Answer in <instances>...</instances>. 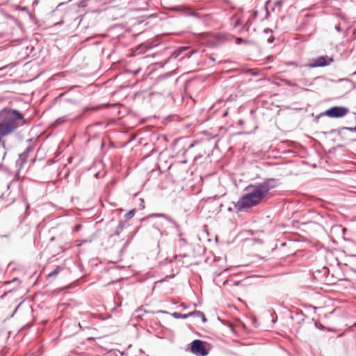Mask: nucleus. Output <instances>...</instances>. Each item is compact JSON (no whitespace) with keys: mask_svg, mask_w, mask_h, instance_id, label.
Instances as JSON below:
<instances>
[{"mask_svg":"<svg viewBox=\"0 0 356 356\" xmlns=\"http://www.w3.org/2000/svg\"><path fill=\"white\" fill-rule=\"evenodd\" d=\"M246 191L247 193L241 197L234 205L238 211H247L260 204L268 195L270 185L268 182L250 185L247 187Z\"/></svg>","mask_w":356,"mask_h":356,"instance_id":"nucleus-1","label":"nucleus"},{"mask_svg":"<svg viewBox=\"0 0 356 356\" xmlns=\"http://www.w3.org/2000/svg\"><path fill=\"white\" fill-rule=\"evenodd\" d=\"M0 143L4 147V138L13 134L19 127V121L24 119L16 110L5 108L0 111Z\"/></svg>","mask_w":356,"mask_h":356,"instance_id":"nucleus-2","label":"nucleus"},{"mask_svg":"<svg viewBox=\"0 0 356 356\" xmlns=\"http://www.w3.org/2000/svg\"><path fill=\"white\" fill-rule=\"evenodd\" d=\"M349 112L344 106H333L326 110L324 115L331 118H339L346 116Z\"/></svg>","mask_w":356,"mask_h":356,"instance_id":"nucleus-3","label":"nucleus"},{"mask_svg":"<svg viewBox=\"0 0 356 356\" xmlns=\"http://www.w3.org/2000/svg\"><path fill=\"white\" fill-rule=\"evenodd\" d=\"M204 342L199 339H195L191 343V350L193 353L200 355L206 356L209 352L206 349Z\"/></svg>","mask_w":356,"mask_h":356,"instance_id":"nucleus-4","label":"nucleus"},{"mask_svg":"<svg viewBox=\"0 0 356 356\" xmlns=\"http://www.w3.org/2000/svg\"><path fill=\"white\" fill-rule=\"evenodd\" d=\"M332 61L333 59L332 58H330L327 56H321L313 59L311 63L309 64V66L311 67H324L329 65Z\"/></svg>","mask_w":356,"mask_h":356,"instance_id":"nucleus-5","label":"nucleus"},{"mask_svg":"<svg viewBox=\"0 0 356 356\" xmlns=\"http://www.w3.org/2000/svg\"><path fill=\"white\" fill-rule=\"evenodd\" d=\"M189 316H193L197 318H200L202 323H205L207 321V318L204 314L200 311H195L189 313Z\"/></svg>","mask_w":356,"mask_h":356,"instance_id":"nucleus-6","label":"nucleus"},{"mask_svg":"<svg viewBox=\"0 0 356 356\" xmlns=\"http://www.w3.org/2000/svg\"><path fill=\"white\" fill-rule=\"evenodd\" d=\"M172 315L176 318H186L189 316V313L186 314H181L179 312H174Z\"/></svg>","mask_w":356,"mask_h":356,"instance_id":"nucleus-7","label":"nucleus"},{"mask_svg":"<svg viewBox=\"0 0 356 356\" xmlns=\"http://www.w3.org/2000/svg\"><path fill=\"white\" fill-rule=\"evenodd\" d=\"M124 223L122 222H119V225L118 226V232H117V234H119V232L120 231H122L124 227Z\"/></svg>","mask_w":356,"mask_h":356,"instance_id":"nucleus-8","label":"nucleus"},{"mask_svg":"<svg viewBox=\"0 0 356 356\" xmlns=\"http://www.w3.org/2000/svg\"><path fill=\"white\" fill-rule=\"evenodd\" d=\"M134 214H135V209H132L126 214V216L127 218H129L133 217Z\"/></svg>","mask_w":356,"mask_h":356,"instance_id":"nucleus-9","label":"nucleus"},{"mask_svg":"<svg viewBox=\"0 0 356 356\" xmlns=\"http://www.w3.org/2000/svg\"><path fill=\"white\" fill-rule=\"evenodd\" d=\"M58 272H59L58 268H56V269H55L54 271H52L51 273H50L49 274V277H51V276L56 275H57V274L58 273Z\"/></svg>","mask_w":356,"mask_h":356,"instance_id":"nucleus-10","label":"nucleus"},{"mask_svg":"<svg viewBox=\"0 0 356 356\" xmlns=\"http://www.w3.org/2000/svg\"><path fill=\"white\" fill-rule=\"evenodd\" d=\"M81 226L80 225H77L76 226H75V227H74V230H75L76 232L79 231V229H81Z\"/></svg>","mask_w":356,"mask_h":356,"instance_id":"nucleus-11","label":"nucleus"},{"mask_svg":"<svg viewBox=\"0 0 356 356\" xmlns=\"http://www.w3.org/2000/svg\"><path fill=\"white\" fill-rule=\"evenodd\" d=\"M156 216H162V217H165V216L164 214H156Z\"/></svg>","mask_w":356,"mask_h":356,"instance_id":"nucleus-12","label":"nucleus"},{"mask_svg":"<svg viewBox=\"0 0 356 356\" xmlns=\"http://www.w3.org/2000/svg\"><path fill=\"white\" fill-rule=\"evenodd\" d=\"M289 64H290V65H293L298 66L295 63H290Z\"/></svg>","mask_w":356,"mask_h":356,"instance_id":"nucleus-13","label":"nucleus"},{"mask_svg":"<svg viewBox=\"0 0 356 356\" xmlns=\"http://www.w3.org/2000/svg\"><path fill=\"white\" fill-rule=\"evenodd\" d=\"M187 49H188V47H184L181 51H185V50H187Z\"/></svg>","mask_w":356,"mask_h":356,"instance_id":"nucleus-14","label":"nucleus"},{"mask_svg":"<svg viewBox=\"0 0 356 356\" xmlns=\"http://www.w3.org/2000/svg\"><path fill=\"white\" fill-rule=\"evenodd\" d=\"M6 67H7V66H3V67H0V70H3V69H4V68H6Z\"/></svg>","mask_w":356,"mask_h":356,"instance_id":"nucleus-15","label":"nucleus"},{"mask_svg":"<svg viewBox=\"0 0 356 356\" xmlns=\"http://www.w3.org/2000/svg\"><path fill=\"white\" fill-rule=\"evenodd\" d=\"M139 71H140V70H137L136 71L134 72V74H137Z\"/></svg>","mask_w":356,"mask_h":356,"instance_id":"nucleus-16","label":"nucleus"},{"mask_svg":"<svg viewBox=\"0 0 356 356\" xmlns=\"http://www.w3.org/2000/svg\"><path fill=\"white\" fill-rule=\"evenodd\" d=\"M355 130L356 131V127L355 128Z\"/></svg>","mask_w":356,"mask_h":356,"instance_id":"nucleus-17","label":"nucleus"}]
</instances>
